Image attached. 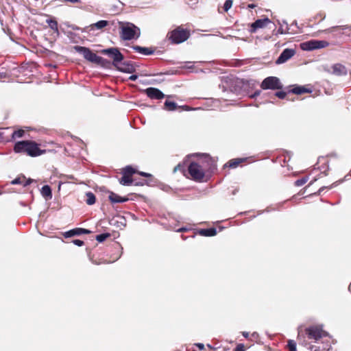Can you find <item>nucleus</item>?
<instances>
[{
  "label": "nucleus",
  "instance_id": "nucleus-1",
  "mask_svg": "<svg viewBox=\"0 0 351 351\" xmlns=\"http://www.w3.org/2000/svg\"><path fill=\"white\" fill-rule=\"evenodd\" d=\"M200 162H192L188 167V171L192 179L196 181L202 180L205 176L206 170L215 169V161L208 155H204Z\"/></svg>",
  "mask_w": 351,
  "mask_h": 351
},
{
  "label": "nucleus",
  "instance_id": "nucleus-2",
  "mask_svg": "<svg viewBox=\"0 0 351 351\" xmlns=\"http://www.w3.org/2000/svg\"><path fill=\"white\" fill-rule=\"evenodd\" d=\"M38 144L33 141H21L14 144V152L17 154H25L31 157H36L46 152L40 149Z\"/></svg>",
  "mask_w": 351,
  "mask_h": 351
},
{
  "label": "nucleus",
  "instance_id": "nucleus-3",
  "mask_svg": "<svg viewBox=\"0 0 351 351\" xmlns=\"http://www.w3.org/2000/svg\"><path fill=\"white\" fill-rule=\"evenodd\" d=\"M74 49L76 52L82 54L88 61L97 64H103L106 61L102 57L93 53L89 48L82 46H75Z\"/></svg>",
  "mask_w": 351,
  "mask_h": 351
},
{
  "label": "nucleus",
  "instance_id": "nucleus-4",
  "mask_svg": "<svg viewBox=\"0 0 351 351\" xmlns=\"http://www.w3.org/2000/svg\"><path fill=\"white\" fill-rule=\"evenodd\" d=\"M121 38L124 40H130L139 38L141 35L140 29L132 23H127L122 25Z\"/></svg>",
  "mask_w": 351,
  "mask_h": 351
},
{
  "label": "nucleus",
  "instance_id": "nucleus-5",
  "mask_svg": "<svg viewBox=\"0 0 351 351\" xmlns=\"http://www.w3.org/2000/svg\"><path fill=\"white\" fill-rule=\"evenodd\" d=\"M190 36V32L181 27H178L169 32L167 35L169 39L174 44H180L186 40Z\"/></svg>",
  "mask_w": 351,
  "mask_h": 351
},
{
  "label": "nucleus",
  "instance_id": "nucleus-6",
  "mask_svg": "<svg viewBox=\"0 0 351 351\" xmlns=\"http://www.w3.org/2000/svg\"><path fill=\"white\" fill-rule=\"evenodd\" d=\"M306 333L308 339L316 343L324 337H326L328 333L323 330L319 326H313L306 329Z\"/></svg>",
  "mask_w": 351,
  "mask_h": 351
},
{
  "label": "nucleus",
  "instance_id": "nucleus-7",
  "mask_svg": "<svg viewBox=\"0 0 351 351\" xmlns=\"http://www.w3.org/2000/svg\"><path fill=\"white\" fill-rule=\"evenodd\" d=\"M329 43L326 40H311L300 44V48L304 51H313L328 47Z\"/></svg>",
  "mask_w": 351,
  "mask_h": 351
},
{
  "label": "nucleus",
  "instance_id": "nucleus-8",
  "mask_svg": "<svg viewBox=\"0 0 351 351\" xmlns=\"http://www.w3.org/2000/svg\"><path fill=\"white\" fill-rule=\"evenodd\" d=\"M262 89L278 90L282 88V84L279 78L274 76H270L265 78L261 84Z\"/></svg>",
  "mask_w": 351,
  "mask_h": 351
},
{
  "label": "nucleus",
  "instance_id": "nucleus-9",
  "mask_svg": "<svg viewBox=\"0 0 351 351\" xmlns=\"http://www.w3.org/2000/svg\"><path fill=\"white\" fill-rule=\"evenodd\" d=\"M103 54L107 55L110 58L112 59V64L116 67L123 60V54L117 48L111 47L101 51Z\"/></svg>",
  "mask_w": 351,
  "mask_h": 351
},
{
  "label": "nucleus",
  "instance_id": "nucleus-10",
  "mask_svg": "<svg viewBox=\"0 0 351 351\" xmlns=\"http://www.w3.org/2000/svg\"><path fill=\"white\" fill-rule=\"evenodd\" d=\"M270 23L271 21L268 18L257 19L250 25L249 31L252 34L255 33L258 29L263 28Z\"/></svg>",
  "mask_w": 351,
  "mask_h": 351
},
{
  "label": "nucleus",
  "instance_id": "nucleus-11",
  "mask_svg": "<svg viewBox=\"0 0 351 351\" xmlns=\"http://www.w3.org/2000/svg\"><path fill=\"white\" fill-rule=\"evenodd\" d=\"M295 54V50L292 49H285L280 53L279 57L276 60V64H280L285 63Z\"/></svg>",
  "mask_w": 351,
  "mask_h": 351
},
{
  "label": "nucleus",
  "instance_id": "nucleus-12",
  "mask_svg": "<svg viewBox=\"0 0 351 351\" xmlns=\"http://www.w3.org/2000/svg\"><path fill=\"white\" fill-rule=\"evenodd\" d=\"M147 97L152 99H161L165 97V94L159 89L149 87L145 90Z\"/></svg>",
  "mask_w": 351,
  "mask_h": 351
},
{
  "label": "nucleus",
  "instance_id": "nucleus-13",
  "mask_svg": "<svg viewBox=\"0 0 351 351\" xmlns=\"http://www.w3.org/2000/svg\"><path fill=\"white\" fill-rule=\"evenodd\" d=\"M116 68L119 71L127 73H132L135 71V66L130 61H122Z\"/></svg>",
  "mask_w": 351,
  "mask_h": 351
},
{
  "label": "nucleus",
  "instance_id": "nucleus-14",
  "mask_svg": "<svg viewBox=\"0 0 351 351\" xmlns=\"http://www.w3.org/2000/svg\"><path fill=\"white\" fill-rule=\"evenodd\" d=\"M108 25V21L106 20H101L91 24L90 25L86 27L85 28L82 29V32H88L89 31L93 30L94 29H101L104 27H106Z\"/></svg>",
  "mask_w": 351,
  "mask_h": 351
},
{
  "label": "nucleus",
  "instance_id": "nucleus-15",
  "mask_svg": "<svg viewBox=\"0 0 351 351\" xmlns=\"http://www.w3.org/2000/svg\"><path fill=\"white\" fill-rule=\"evenodd\" d=\"M89 233H90V231L87 229L76 228L64 232V236L66 238H69L75 235H80L82 234H87Z\"/></svg>",
  "mask_w": 351,
  "mask_h": 351
},
{
  "label": "nucleus",
  "instance_id": "nucleus-16",
  "mask_svg": "<svg viewBox=\"0 0 351 351\" xmlns=\"http://www.w3.org/2000/svg\"><path fill=\"white\" fill-rule=\"evenodd\" d=\"M332 73L336 75H347V69L345 66L341 64H335L332 66Z\"/></svg>",
  "mask_w": 351,
  "mask_h": 351
},
{
  "label": "nucleus",
  "instance_id": "nucleus-17",
  "mask_svg": "<svg viewBox=\"0 0 351 351\" xmlns=\"http://www.w3.org/2000/svg\"><path fill=\"white\" fill-rule=\"evenodd\" d=\"M132 49L135 51H136L139 53H141L143 55H145V56L152 55L154 53V50L152 49V48L144 47H141V46H138V45L132 46Z\"/></svg>",
  "mask_w": 351,
  "mask_h": 351
},
{
  "label": "nucleus",
  "instance_id": "nucleus-18",
  "mask_svg": "<svg viewBox=\"0 0 351 351\" xmlns=\"http://www.w3.org/2000/svg\"><path fill=\"white\" fill-rule=\"evenodd\" d=\"M290 93L295 94V95H302V94L306 93H312V90L310 88H307L304 86L295 85L290 90Z\"/></svg>",
  "mask_w": 351,
  "mask_h": 351
},
{
  "label": "nucleus",
  "instance_id": "nucleus-19",
  "mask_svg": "<svg viewBox=\"0 0 351 351\" xmlns=\"http://www.w3.org/2000/svg\"><path fill=\"white\" fill-rule=\"evenodd\" d=\"M109 199L112 203H123L128 200V197H123L119 195L111 192L109 195Z\"/></svg>",
  "mask_w": 351,
  "mask_h": 351
},
{
  "label": "nucleus",
  "instance_id": "nucleus-20",
  "mask_svg": "<svg viewBox=\"0 0 351 351\" xmlns=\"http://www.w3.org/2000/svg\"><path fill=\"white\" fill-rule=\"evenodd\" d=\"M198 233L201 236L204 237H213L217 234V230L215 228H210L207 229H200Z\"/></svg>",
  "mask_w": 351,
  "mask_h": 351
},
{
  "label": "nucleus",
  "instance_id": "nucleus-21",
  "mask_svg": "<svg viewBox=\"0 0 351 351\" xmlns=\"http://www.w3.org/2000/svg\"><path fill=\"white\" fill-rule=\"evenodd\" d=\"M40 193L43 197H44L47 199H51L52 197L51 189L49 185L43 186L41 189Z\"/></svg>",
  "mask_w": 351,
  "mask_h": 351
},
{
  "label": "nucleus",
  "instance_id": "nucleus-22",
  "mask_svg": "<svg viewBox=\"0 0 351 351\" xmlns=\"http://www.w3.org/2000/svg\"><path fill=\"white\" fill-rule=\"evenodd\" d=\"M178 105L176 102L171 101H165V109L168 111H174L178 108Z\"/></svg>",
  "mask_w": 351,
  "mask_h": 351
},
{
  "label": "nucleus",
  "instance_id": "nucleus-23",
  "mask_svg": "<svg viewBox=\"0 0 351 351\" xmlns=\"http://www.w3.org/2000/svg\"><path fill=\"white\" fill-rule=\"evenodd\" d=\"M119 182L123 186H130L132 184L133 180L130 178V176L123 174V176L120 179Z\"/></svg>",
  "mask_w": 351,
  "mask_h": 351
},
{
  "label": "nucleus",
  "instance_id": "nucleus-24",
  "mask_svg": "<svg viewBox=\"0 0 351 351\" xmlns=\"http://www.w3.org/2000/svg\"><path fill=\"white\" fill-rule=\"evenodd\" d=\"M86 202L88 205H93L95 203L96 198L95 195L91 192H88L86 193Z\"/></svg>",
  "mask_w": 351,
  "mask_h": 351
},
{
  "label": "nucleus",
  "instance_id": "nucleus-25",
  "mask_svg": "<svg viewBox=\"0 0 351 351\" xmlns=\"http://www.w3.org/2000/svg\"><path fill=\"white\" fill-rule=\"evenodd\" d=\"M47 23H48L49 27L51 29H53L56 32H58V23L56 21L53 19H47Z\"/></svg>",
  "mask_w": 351,
  "mask_h": 351
},
{
  "label": "nucleus",
  "instance_id": "nucleus-26",
  "mask_svg": "<svg viewBox=\"0 0 351 351\" xmlns=\"http://www.w3.org/2000/svg\"><path fill=\"white\" fill-rule=\"evenodd\" d=\"M24 134H25V131L22 129L15 130L12 134V139L14 140L16 138H21L23 136Z\"/></svg>",
  "mask_w": 351,
  "mask_h": 351
},
{
  "label": "nucleus",
  "instance_id": "nucleus-27",
  "mask_svg": "<svg viewBox=\"0 0 351 351\" xmlns=\"http://www.w3.org/2000/svg\"><path fill=\"white\" fill-rule=\"evenodd\" d=\"M337 28H341L342 29H351V26H348V25H341V26H333L330 28H328L327 29H325L324 30V32H328V33H331L335 29H337Z\"/></svg>",
  "mask_w": 351,
  "mask_h": 351
},
{
  "label": "nucleus",
  "instance_id": "nucleus-28",
  "mask_svg": "<svg viewBox=\"0 0 351 351\" xmlns=\"http://www.w3.org/2000/svg\"><path fill=\"white\" fill-rule=\"evenodd\" d=\"M135 173V170L131 166H127L123 169V174L131 176Z\"/></svg>",
  "mask_w": 351,
  "mask_h": 351
},
{
  "label": "nucleus",
  "instance_id": "nucleus-29",
  "mask_svg": "<svg viewBox=\"0 0 351 351\" xmlns=\"http://www.w3.org/2000/svg\"><path fill=\"white\" fill-rule=\"evenodd\" d=\"M110 236V233H104V234H98L96 236V240L99 243H102Z\"/></svg>",
  "mask_w": 351,
  "mask_h": 351
},
{
  "label": "nucleus",
  "instance_id": "nucleus-30",
  "mask_svg": "<svg viewBox=\"0 0 351 351\" xmlns=\"http://www.w3.org/2000/svg\"><path fill=\"white\" fill-rule=\"evenodd\" d=\"M308 177H304L301 179H298L295 182V185L296 186H301L304 185V184H306V182L308 181Z\"/></svg>",
  "mask_w": 351,
  "mask_h": 351
},
{
  "label": "nucleus",
  "instance_id": "nucleus-31",
  "mask_svg": "<svg viewBox=\"0 0 351 351\" xmlns=\"http://www.w3.org/2000/svg\"><path fill=\"white\" fill-rule=\"evenodd\" d=\"M232 0H226L223 5V10L228 12L232 6Z\"/></svg>",
  "mask_w": 351,
  "mask_h": 351
},
{
  "label": "nucleus",
  "instance_id": "nucleus-32",
  "mask_svg": "<svg viewBox=\"0 0 351 351\" xmlns=\"http://www.w3.org/2000/svg\"><path fill=\"white\" fill-rule=\"evenodd\" d=\"M287 346L289 351H296V343L295 341L289 340Z\"/></svg>",
  "mask_w": 351,
  "mask_h": 351
},
{
  "label": "nucleus",
  "instance_id": "nucleus-33",
  "mask_svg": "<svg viewBox=\"0 0 351 351\" xmlns=\"http://www.w3.org/2000/svg\"><path fill=\"white\" fill-rule=\"evenodd\" d=\"M243 161V159H237L234 161H230L229 163V167L232 168L237 167L239 164H240Z\"/></svg>",
  "mask_w": 351,
  "mask_h": 351
},
{
  "label": "nucleus",
  "instance_id": "nucleus-34",
  "mask_svg": "<svg viewBox=\"0 0 351 351\" xmlns=\"http://www.w3.org/2000/svg\"><path fill=\"white\" fill-rule=\"evenodd\" d=\"M275 95L280 99H284L285 98L287 93L284 91H278L276 93Z\"/></svg>",
  "mask_w": 351,
  "mask_h": 351
},
{
  "label": "nucleus",
  "instance_id": "nucleus-35",
  "mask_svg": "<svg viewBox=\"0 0 351 351\" xmlns=\"http://www.w3.org/2000/svg\"><path fill=\"white\" fill-rule=\"evenodd\" d=\"M73 243L77 246H82L84 245V241L80 239H74L73 240Z\"/></svg>",
  "mask_w": 351,
  "mask_h": 351
},
{
  "label": "nucleus",
  "instance_id": "nucleus-36",
  "mask_svg": "<svg viewBox=\"0 0 351 351\" xmlns=\"http://www.w3.org/2000/svg\"><path fill=\"white\" fill-rule=\"evenodd\" d=\"M287 32H288V29L285 30L282 26H280L277 31V33L280 34H287Z\"/></svg>",
  "mask_w": 351,
  "mask_h": 351
},
{
  "label": "nucleus",
  "instance_id": "nucleus-37",
  "mask_svg": "<svg viewBox=\"0 0 351 351\" xmlns=\"http://www.w3.org/2000/svg\"><path fill=\"white\" fill-rule=\"evenodd\" d=\"M11 184H14V185L21 184V178H17L14 179V180L11 182Z\"/></svg>",
  "mask_w": 351,
  "mask_h": 351
},
{
  "label": "nucleus",
  "instance_id": "nucleus-38",
  "mask_svg": "<svg viewBox=\"0 0 351 351\" xmlns=\"http://www.w3.org/2000/svg\"><path fill=\"white\" fill-rule=\"evenodd\" d=\"M234 351H245L243 345V344H239L236 347Z\"/></svg>",
  "mask_w": 351,
  "mask_h": 351
},
{
  "label": "nucleus",
  "instance_id": "nucleus-39",
  "mask_svg": "<svg viewBox=\"0 0 351 351\" xmlns=\"http://www.w3.org/2000/svg\"><path fill=\"white\" fill-rule=\"evenodd\" d=\"M182 169H183V166H182V165H180V164H178L177 166H176V167H174L173 171H182Z\"/></svg>",
  "mask_w": 351,
  "mask_h": 351
},
{
  "label": "nucleus",
  "instance_id": "nucleus-40",
  "mask_svg": "<svg viewBox=\"0 0 351 351\" xmlns=\"http://www.w3.org/2000/svg\"><path fill=\"white\" fill-rule=\"evenodd\" d=\"M260 94H261V90H258L255 91V92H254L252 95H251L250 97L251 98H254V97H257V96L260 95Z\"/></svg>",
  "mask_w": 351,
  "mask_h": 351
},
{
  "label": "nucleus",
  "instance_id": "nucleus-41",
  "mask_svg": "<svg viewBox=\"0 0 351 351\" xmlns=\"http://www.w3.org/2000/svg\"><path fill=\"white\" fill-rule=\"evenodd\" d=\"M200 350H202L204 349V345L201 343H195V344Z\"/></svg>",
  "mask_w": 351,
  "mask_h": 351
},
{
  "label": "nucleus",
  "instance_id": "nucleus-42",
  "mask_svg": "<svg viewBox=\"0 0 351 351\" xmlns=\"http://www.w3.org/2000/svg\"><path fill=\"white\" fill-rule=\"evenodd\" d=\"M138 78L136 75H132L129 77V80L131 81H135Z\"/></svg>",
  "mask_w": 351,
  "mask_h": 351
},
{
  "label": "nucleus",
  "instance_id": "nucleus-43",
  "mask_svg": "<svg viewBox=\"0 0 351 351\" xmlns=\"http://www.w3.org/2000/svg\"><path fill=\"white\" fill-rule=\"evenodd\" d=\"M189 230V228H186V227H182V228H179L177 232H186Z\"/></svg>",
  "mask_w": 351,
  "mask_h": 351
},
{
  "label": "nucleus",
  "instance_id": "nucleus-44",
  "mask_svg": "<svg viewBox=\"0 0 351 351\" xmlns=\"http://www.w3.org/2000/svg\"><path fill=\"white\" fill-rule=\"evenodd\" d=\"M139 174L144 177H149L151 176L150 174H149L147 173H145V172H140Z\"/></svg>",
  "mask_w": 351,
  "mask_h": 351
},
{
  "label": "nucleus",
  "instance_id": "nucleus-45",
  "mask_svg": "<svg viewBox=\"0 0 351 351\" xmlns=\"http://www.w3.org/2000/svg\"><path fill=\"white\" fill-rule=\"evenodd\" d=\"M31 182H32V180L29 179L25 181V182L23 184V186H26L29 185Z\"/></svg>",
  "mask_w": 351,
  "mask_h": 351
},
{
  "label": "nucleus",
  "instance_id": "nucleus-46",
  "mask_svg": "<svg viewBox=\"0 0 351 351\" xmlns=\"http://www.w3.org/2000/svg\"><path fill=\"white\" fill-rule=\"evenodd\" d=\"M252 337L254 338H258V334L257 332H254L252 334Z\"/></svg>",
  "mask_w": 351,
  "mask_h": 351
},
{
  "label": "nucleus",
  "instance_id": "nucleus-47",
  "mask_svg": "<svg viewBox=\"0 0 351 351\" xmlns=\"http://www.w3.org/2000/svg\"><path fill=\"white\" fill-rule=\"evenodd\" d=\"M243 336L245 337V338H247L248 336H249V332H243Z\"/></svg>",
  "mask_w": 351,
  "mask_h": 351
},
{
  "label": "nucleus",
  "instance_id": "nucleus-48",
  "mask_svg": "<svg viewBox=\"0 0 351 351\" xmlns=\"http://www.w3.org/2000/svg\"><path fill=\"white\" fill-rule=\"evenodd\" d=\"M65 1H69L71 3H77L78 2V0H64Z\"/></svg>",
  "mask_w": 351,
  "mask_h": 351
},
{
  "label": "nucleus",
  "instance_id": "nucleus-49",
  "mask_svg": "<svg viewBox=\"0 0 351 351\" xmlns=\"http://www.w3.org/2000/svg\"><path fill=\"white\" fill-rule=\"evenodd\" d=\"M72 29L74 30H80V28L78 27H72Z\"/></svg>",
  "mask_w": 351,
  "mask_h": 351
},
{
  "label": "nucleus",
  "instance_id": "nucleus-50",
  "mask_svg": "<svg viewBox=\"0 0 351 351\" xmlns=\"http://www.w3.org/2000/svg\"><path fill=\"white\" fill-rule=\"evenodd\" d=\"M325 187H322L319 189V191H318V193L320 194L322 193V191L324 189Z\"/></svg>",
  "mask_w": 351,
  "mask_h": 351
},
{
  "label": "nucleus",
  "instance_id": "nucleus-51",
  "mask_svg": "<svg viewBox=\"0 0 351 351\" xmlns=\"http://www.w3.org/2000/svg\"><path fill=\"white\" fill-rule=\"evenodd\" d=\"M248 7H249V8H254V7H255V5H254V4H250V5H248Z\"/></svg>",
  "mask_w": 351,
  "mask_h": 351
},
{
  "label": "nucleus",
  "instance_id": "nucleus-52",
  "mask_svg": "<svg viewBox=\"0 0 351 351\" xmlns=\"http://www.w3.org/2000/svg\"><path fill=\"white\" fill-rule=\"evenodd\" d=\"M207 346H208V348H210V349H212V347H211V346H210V344H208Z\"/></svg>",
  "mask_w": 351,
  "mask_h": 351
},
{
  "label": "nucleus",
  "instance_id": "nucleus-53",
  "mask_svg": "<svg viewBox=\"0 0 351 351\" xmlns=\"http://www.w3.org/2000/svg\"><path fill=\"white\" fill-rule=\"evenodd\" d=\"M1 135H2V134L0 132V138H1Z\"/></svg>",
  "mask_w": 351,
  "mask_h": 351
}]
</instances>
